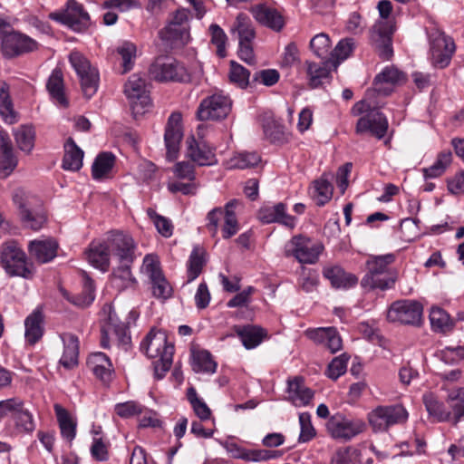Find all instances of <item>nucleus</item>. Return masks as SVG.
<instances>
[{"label": "nucleus", "instance_id": "obj_32", "mask_svg": "<svg viewBox=\"0 0 464 464\" xmlns=\"http://www.w3.org/2000/svg\"><path fill=\"white\" fill-rule=\"evenodd\" d=\"M234 331L246 349L256 347L266 337V331L256 325H235Z\"/></svg>", "mask_w": 464, "mask_h": 464}, {"label": "nucleus", "instance_id": "obj_28", "mask_svg": "<svg viewBox=\"0 0 464 464\" xmlns=\"http://www.w3.org/2000/svg\"><path fill=\"white\" fill-rule=\"evenodd\" d=\"M64 350L60 359V364L65 369L71 370L78 365L79 357V339L72 334H63L61 335Z\"/></svg>", "mask_w": 464, "mask_h": 464}, {"label": "nucleus", "instance_id": "obj_44", "mask_svg": "<svg viewBox=\"0 0 464 464\" xmlns=\"http://www.w3.org/2000/svg\"><path fill=\"white\" fill-rule=\"evenodd\" d=\"M310 193L312 198L315 200L316 205L322 207L332 198L333 186L328 179L324 178V175H323L321 179L313 182Z\"/></svg>", "mask_w": 464, "mask_h": 464}, {"label": "nucleus", "instance_id": "obj_24", "mask_svg": "<svg viewBox=\"0 0 464 464\" xmlns=\"http://www.w3.org/2000/svg\"><path fill=\"white\" fill-rule=\"evenodd\" d=\"M259 219L263 223H279L293 228L295 226V218L286 213V206L277 203L272 207L262 208L259 211Z\"/></svg>", "mask_w": 464, "mask_h": 464}, {"label": "nucleus", "instance_id": "obj_38", "mask_svg": "<svg viewBox=\"0 0 464 464\" xmlns=\"http://www.w3.org/2000/svg\"><path fill=\"white\" fill-rule=\"evenodd\" d=\"M231 33L237 34L239 43L253 44L256 37V32L251 20L243 13L237 15L236 21L231 27Z\"/></svg>", "mask_w": 464, "mask_h": 464}, {"label": "nucleus", "instance_id": "obj_22", "mask_svg": "<svg viewBox=\"0 0 464 464\" xmlns=\"http://www.w3.org/2000/svg\"><path fill=\"white\" fill-rule=\"evenodd\" d=\"M140 347L150 358H161L169 348L171 349V355L174 354V345L168 342L167 335L162 331L150 330Z\"/></svg>", "mask_w": 464, "mask_h": 464}, {"label": "nucleus", "instance_id": "obj_47", "mask_svg": "<svg viewBox=\"0 0 464 464\" xmlns=\"http://www.w3.org/2000/svg\"><path fill=\"white\" fill-rule=\"evenodd\" d=\"M266 138L272 143H284L288 140V134L284 125L273 118H266L263 123Z\"/></svg>", "mask_w": 464, "mask_h": 464}, {"label": "nucleus", "instance_id": "obj_59", "mask_svg": "<svg viewBox=\"0 0 464 464\" xmlns=\"http://www.w3.org/2000/svg\"><path fill=\"white\" fill-rule=\"evenodd\" d=\"M307 75L310 80L312 88H316L323 83L324 79L330 76V70L327 64H317L314 63H307Z\"/></svg>", "mask_w": 464, "mask_h": 464}, {"label": "nucleus", "instance_id": "obj_7", "mask_svg": "<svg viewBox=\"0 0 464 464\" xmlns=\"http://www.w3.org/2000/svg\"><path fill=\"white\" fill-rule=\"evenodd\" d=\"M69 61L75 70L81 83L83 95L90 99L98 90L99 73L96 68L92 67L90 62L79 52H72Z\"/></svg>", "mask_w": 464, "mask_h": 464}, {"label": "nucleus", "instance_id": "obj_48", "mask_svg": "<svg viewBox=\"0 0 464 464\" xmlns=\"http://www.w3.org/2000/svg\"><path fill=\"white\" fill-rule=\"evenodd\" d=\"M115 156L111 152L100 153L92 167V174L94 179L104 178L112 169Z\"/></svg>", "mask_w": 464, "mask_h": 464}, {"label": "nucleus", "instance_id": "obj_26", "mask_svg": "<svg viewBox=\"0 0 464 464\" xmlns=\"http://www.w3.org/2000/svg\"><path fill=\"white\" fill-rule=\"evenodd\" d=\"M87 365L92 373L102 382H109L114 372L110 358L102 352H96L90 354L87 360Z\"/></svg>", "mask_w": 464, "mask_h": 464}, {"label": "nucleus", "instance_id": "obj_51", "mask_svg": "<svg viewBox=\"0 0 464 464\" xmlns=\"http://www.w3.org/2000/svg\"><path fill=\"white\" fill-rule=\"evenodd\" d=\"M206 252L199 246H195L190 254L188 265V282L195 280L202 272L206 264Z\"/></svg>", "mask_w": 464, "mask_h": 464}, {"label": "nucleus", "instance_id": "obj_63", "mask_svg": "<svg viewBox=\"0 0 464 464\" xmlns=\"http://www.w3.org/2000/svg\"><path fill=\"white\" fill-rule=\"evenodd\" d=\"M147 214L150 217V218L153 221L158 232L161 236L165 237H169L172 236L173 225L169 219L161 215L157 214V212L151 208H149L147 209Z\"/></svg>", "mask_w": 464, "mask_h": 464}, {"label": "nucleus", "instance_id": "obj_45", "mask_svg": "<svg viewBox=\"0 0 464 464\" xmlns=\"http://www.w3.org/2000/svg\"><path fill=\"white\" fill-rule=\"evenodd\" d=\"M239 204L237 199L228 201L225 206L224 225L222 227L223 237L227 239L238 231V222L234 208Z\"/></svg>", "mask_w": 464, "mask_h": 464}, {"label": "nucleus", "instance_id": "obj_50", "mask_svg": "<svg viewBox=\"0 0 464 464\" xmlns=\"http://www.w3.org/2000/svg\"><path fill=\"white\" fill-rule=\"evenodd\" d=\"M8 90L9 87L6 83L0 88V115L5 122L14 124L17 121V114L14 110Z\"/></svg>", "mask_w": 464, "mask_h": 464}, {"label": "nucleus", "instance_id": "obj_30", "mask_svg": "<svg viewBox=\"0 0 464 464\" xmlns=\"http://www.w3.org/2000/svg\"><path fill=\"white\" fill-rule=\"evenodd\" d=\"M46 89L51 98L60 106L66 108L69 102L64 93L63 72L60 68L53 70L46 83Z\"/></svg>", "mask_w": 464, "mask_h": 464}, {"label": "nucleus", "instance_id": "obj_17", "mask_svg": "<svg viewBox=\"0 0 464 464\" xmlns=\"http://www.w3.org/2000/svg\"><path fill=\"white\" fill-rule=\"evenodd\" d=\"M129 323L121 321L115 311L111 310L108 324L102 328L101 345L104 349L110 348V334H113L119 344L127 345L130 337L128 334Z\"/></svg>", "mask_w": 464, "mask_h": 464}, {"label": "nucleus", "instance_id": "obj_29", "mask_svg": "<svg viewBox=\"0 0 464 464\" xmlns=\"http://www.w3.org/2000/svg\"><path fill=\"white\" fill-rule=\"evenodd\" d=\"M287 384L289 400L295 406H305L309 404L314 396V392L311 389L304 386L302 377L297 376L293 380H288Z\"/></svg>", "mask_w": 464, "mask_h": 464}, {"label": "nucleus", "instance_id": "obj_41", "mask_svg": "<svg viewBox=\"0 0 464 464\" xmlns=\"http://www.w3.org/2000/svg\"><path fill=\"white\" fill-rule=\"evenodd\" d=\"M422 400L430 416L440 422L451 420V412L447 411L443 402L440 401L432 393L424 394Z\"/></svg>", "mask_w": 464, "mask_h": 464}, {"label": "nucleus", "instance_id": "obj_42", "mask_svg": "<svg viewBox=\"0 0 464 464\" xmlns=\"http://www.w3.org/2000/svg\"><path fill=\"white\" fill-rule=\"evenodd\" d=\"M430 321L433 331L446 334L454 328V321L450 314L440 307L434 306L430 309Z\"/></svg>", "mask_w": 464, "mask_h": 464}, {"label": "nucleus", "instance_id": "obj_14", "mask_svg": "<svg viewBox=\"0 0 464 464\" xmlns=\"http://www.w3.org/2000/svg\"><path fill=\"white\" fill-rule=\"evenodd\" d=\"M230 98L222 93H215L202 100L197 117L199 121H218L225 119L231 111Z\"/></svg>", "mask_w": 464, "mask_h": 464}, {"label": "nucleus", "instance_id": "obj_53", "mask_svg": "<svg viewBox=\"0 0 464 464\" xmlns=\"http://www.w3.org/2000/svg\"><path fill=\"white\" fill-rule=\"evenodd\" d=\"M331 464H362L361 450L351 446L338 449L331 459Z\"/></svg>", "mask_w": 464, "mask_h": 464}, {"label": "nucleus", "instance_id": "obj_33", "mask_svg": "<svg viewBox=\"0 0 464 464\" xmlns=\"http://www.w3.org/2000/svg\"><path fill=\"white\" fill-rule=\"evenodd\" d=\"M135 5L133 0H104L101 7L107 12L102 16L105 25H113L118 21V12H126Z\"/></svg>", "mask_w": 464, "mask_h": 464}, {"label": "nucleus", "instance_id": "obj_52", "mask_svg": "<svg viewBox=\"0 0 464 464\" xmlns=\"http://www.w3.org/2000/svg\"><path fill=\"white\" fill-rule=\"evenodd\" d=\"M452 155L450 150L440 152L430 167L422 169L424 178L427 179L440 177L450 165Z\"/></svg>", "mask_w": 464, "mask_h": 464}, {"label": "nucleus", "instance_id": "obj_55", "mask_svg": "<svg viewBox=\"0 0 464 464\" xmlns=\"http://www.w3.org/2000/svg\"><path fill=\"white\" fill-rule=\"evenodd\" d=\"M15 428L19 432L32 433L35 429L34 418L29 410L24 408V401L19 409L13 417Z\"/></svg>", "mask_w": 464, "mask_h": 464}, {"label": "nucleus", "instance_id": "obj_57", "mask_svg": "<svg viewBox=\"0 0 464 464\" xmlns=\"http://www.w3.org/2000/svg\"><path fill=\"white\" fill-rule=\"evenodd\" d=\"M116 52L122 60V73L130 72L133 67L136 58V45L130 42H123L116 48Z\"/></svg>", "mask_w": 464, "mask_h": 464}, {"label": "nucleus", "instance_id": "obj_49", "mask_svg": "<svg viewBox=\"0 0 464 464\" xmlns=\"http://www.w3.org/2000/svg\"><path fill=\"white\" fill-rule=\"evenodd\" d=\"M20 219L25 228L37 231L47 223V215L43 206L37 209H33V211H24Z\"/></svg>", "mask_w": 464, "mask_h": 464}, {"label": "nucleus", "instance_id": "obj_19", "mask_svg": "<svg viewBox=\"0 0 464 464\" xmlns=\"http://www.w3.org/2000/svg\"><path fill=\"white\" fill-rule=\"evenodd\" d=\"M187 157L198 166H211L218 162L215 154V149L208 146L201 138L196 140L195 137L188 138Z\"/></svg>", "mask_w": 464, "mask_h": 464}, {"label": "nucleus", "instance_id": "obj_1", "mask_svg": "<svg viewBox=\"0 0 464 464\" xmlns=\"http://www.w3.org/2000/svg\"><path fill=\"white\" fill-rule=\"evenodd\" d=\"M394 261L393 254L370 256L365 263L367 273L362 279V285L381 290L392 288L399 276L396 269L390 268Z\"/></svg>", "mask_w": 464, "mask_h": 464}, {"label": "nucleus", "instance_id": "obj_27", "mask_svg": "<svg viewBox=\"0 0 464 464\" xmlns=\"http://www.w3.org/2000/svg\"><path fill=\"white\" fill-rule=\"evenodd\" d=\"M58 244L48 238L44 240H33L28 245L30 255L39 263H47L56 256Z\"/></svg>", "mask_w": 464, "mask_h": 464}, {"label": "nucleus", "instance_id": "obj_23", "mask_svg": "<svg viewBox=\"0 0 464 464\" xmlns=\"http://www.w3.org/2000/svg\"><path fill=\"white\" fill-rule=\"evenodd\" d=\"M254 18L262 25L275 32H280L285 26V18L281 13L266 4H258L251 7Z\"/></svg>", "mask_w": 464, "mask_h": 464}, {"label": "nucleus", "instance_id": "obj_12", "mask_svg": "<svg viewBox=\"0 0 464 464\" xmlns=\"http://www.w3.org/2000/svg\"><path fill=\"white\" fill-rule=\"evenodd\" d=\"M422 305L412 300H400L392 304L387 319L401 324L420 325L422 317Z\"/></svg>", "mask_w": 464, "mask_h": 464}, {"label": "nucleus", "instance_id": "obj_61", "mask_svg": "<svg viewBox=\"0 0 464 464\" xmlns=\"http://www.w3.org/2000/svg\"><path fill=\"white\" fill-rule=\"evenodd\" d=\"M249 78L250 72L247 69L234 61L230 62L229 80L231 82L245 89L250 83Z\"/></svg>", "mask_w": 464, "mask_h": 464}, {"label": "nucleus", "instance_id": "obj_16", "mask_svg": "<svg viewBox=\"0 0 464 464\" xmlns=\"http://www.w3.org/2000/svg\"><path fill=\"white\" fill-rule=\"evenodd\" d=\"M143 264L150 279L153 296L163 300L169 298L172 295V287L164 276L157 258L148 255Z\"/></svg>", "mask_w": 464, "mask_h": 464}, {"label": "nucleus", "instance_id": "obj_64", "mask_svg": "<svg viewBox=\"0 0 464 464\" xmlns=\"http://www.w3.org/2000/svg\"><path fill=\"white\" fill-rule=\"evenodd\" d=\"M349 358L347 353H343L334 358L328 364L326 375L332 380H337L341 375L344 374Z\"/></svg>", "mask_w": 464, "mask_h": 464}, {"label": "nucleus", "instance_id": "obj_36", "mask_svg": "<svg viewBox=\"0 0 464 464\" xmlns=\"http://www.w3.org/2000/svg\"><path fill=\"white\" fill-rule=\"evenodd\" d=\"M83 151L69 138L64 144L63 168L67 170L77 171L82 166Z\"/></svg>", "mask_w": 464, "mask_h": 464}, {"label": "nucleus", "instance_id": "obj_3", "mask_svg": "<svg viewBox=\"0 0 464 464\" xmlns=\"http://www.w3.org/2000/svg\"><path fill=\"white\" fill-rule=\"evenodd\" d=\"M1 266L10 276H20L31 279L34 274L32 263L28 261L26 254L14 240L2 244L0 248Z\"/></svg>", "mask_w": 464, "mask_h": 464}, {"label": "nucleus", "instance_id": "obj_31", "mask_svg": "<svg viewBox=\"0 0 464 464\" xmlns=\"http://www.w3.org/2000/svg\"><path fill=\"white\" fill-rule=\"evenodd\" d=\"M24 338L30 345L35 344L44 334V315L40 310L34 311L24 321Z\"/></svg>", "mask_w": 464, "mask_h": 464}, {"label": "nucleus", "instance_id": "obj_20", "mask_svg": "<svg viewBox=\"0 0 464 464\" xmlns=\"http://www.w3.org/2000/svg\"><path fill=\"white\" fill-rule=\"evenodd\" d=\"M182 137L181 114L173 112L168 120L164 135L169 160H174L177 158Z\"/></svg>", "mask_w": 464, "mask_h": 464}, {"label": "nucleus", "instance_id": "obj_35", "mask_svg": "<svg viewBox=\"0 0 464 464\" xmlns=\"http://www.w3.org/2000/svg\"><path fill=\"white\" fill-rule=\"evenodd\" d=\"M88 261L96 268L102 271H107L110 266V256L109 246L106 242L102 243H92L89 249L86 251Z\"/></svg>", "mask_w": 464, "mask_h": 464}, {"label": "nucleus", "instance_id": "obj_39", "mask_svg": "<svg viewBox=\"0 0 464 464\" xmlns=\"http://www.w3.org/2000/svg\"><path fill=\"white\" fill-rule=\"evenodd\" d=\"M13 201L18 208L19 217L24 215V211H33V209L43 207V202L38 197L23 188H16L14 190Z\"/></svg>", "mask_w": 464, "mask_h": 464}, {"label": "nucleus", "instance_id": "obj_46", "mask_svg": "<svg viewBox=\"0 0 464 464\" xmlns=\"http://www.w3.org/2000/svg\"><path fill=\"white\" fill-rule=\"evenodd\" d=\"M449 407L451 409V422L457 425L459 421L464 417V388H459L452 391L447 399Z\"/></svg>", "mask_w": 464, "mask_h": 464}, {"label": "nucleus", "instance_id": "obj_43", "mask_svg": "<svg viewBox=\"0 0 464 464\" xmlns=\"http://www.w3.org/2000/svg\"><path fill=\"white\" fill-rule=\"evenodd\" d=\"M63 295L75 306L84 308L89 306L94 300V285L91 278H86L82 293L72 295L67 291H63Z\"/></svg>", "mask_w": 464, "mask_h": 464}, {"label": "nucleus", "instance_id": "obj_5", "mask_svg": "<svg viewBox=\"0 0 464 464\" xmlns=\"http://www.w3.org/2000/svg\"><path fill=\"white\" fill-rule=\"evenodd\" d=\"M149 74L151 79L160 82H188L191 79L182 63L168 56L158 57L150 66Z\"/></svg>", "mask_w": 464, "mask_h": 464}, {"label": "nucleus", "instance_id": "obj_8", "mask_svg": "<svg viewBox=\"0 0 464 464\" xmlns=\"http://www.w3.org/2000/svg\"><path fill=\"white\" fill-rule=\"evenodd\" d=\"M48 17L75 32H82L91 24L89 14L84 10L82 5L75 0H68L64 9L50 13Z\"/></svg>", "mask_w": 464, "mask_h": 464}, {"label": "nucleus", "instance_id": "obj_58", "mask_svg": "<svg viewBox=\"0 0 464 464\" xmlns=\"http://www.w3.org/2000/svg\"><path fill=\"white\" fill-rule=\"evenodd\" d=\"M216 369L217 363L208 351H199L193 354V370L196 372L213 373Z\"/></svg>", "mask_w": 464, "mask_h": 464}, {"label": "nucleus", "instance_id": "obj_34", "mask_svg": "<svg viewBox=\"0 0 464 464\" xmlns=\"http://www.w3.org/2000/svg\"><path fill=\"white\" fill-rule=\"evenodd\" d=\"M323 275L327 278L335 288L351 287L357 283V277L350 273H346L341 266H334L324 268Z\"/></svg>", "mask_w": 464, "mask_h": 464}, {"label": "nucleus", "instance_id": "obj_40", "mask_svg": "<svg viewBox=\"0 0 464 464\" xmlns=\"http://www.w3.org/2000/svg\"><path fill=\"white\" fill-rule=\"evenodd\" d=\"M54 411L63 438L72 442L76 435V422L72 420L68 411L60 404H54Z\"/></svg>", "mask_w": 464, "mask_h": 464}, {"label": "nucleus", "instance_id": "obj_21", "mask_svg": "<svg viewBox=\"0 0 464 464\" xmlns=\"http://www.w3.org/2000/svg\"><path fill=\"white\" fill-rule=\"evenodd\" d=\"M404 74L393 67H386L381 73L376 75L373 81V88L368 90L367 96L376 92L382 96H388L393 92V85L403 81Z\"/></svg>", "mask_w": 464, "mask_h": 464}, {"label": "nucleus", "instance_id": "obj_9", "mask_svg": "<svg viewBox=\"0 0 464 464\" xmlns=\"http://www.w3.org/2000/svg\"><path fill=\"white\" fill-rule=\"evenodd\" d=\"M39 44L30 36L10 30L1 41L0 52L5 59H14L36 51Z\"/></svg>", "mask_w": 464, "mask_h": 464}, {"label": "nucleus", "instance_id": "obj_11", "mask_svg": "<svg viewBox=\"0 0 464 464\" xmlns=\"http://www.w3.org/2000/svg\"><path fill=\"white\" fill-rule=\"evenodd\" d=\"M408 413L400 404L378 406L368 414V420L375 431H384L390 426L404 422Z\"/></svg>", "mask_w": 464, "mask_h": 464}, {"label": "nucleus", "instance_id": "obj_2", "mask_svg": "<svg viewBox=\"0 0 464 464\" xmlns=\"http://www.w3.org/2000/svg\"><path fill=\"white\" fill-rule=\"evenodd\" d=\"M107 243L111 256L119 263L114 276L130 280V265L134 260L136 249L133 238L121 231H111L107 237Z\"/></svg>", "mask_w": 464, "mask_h": 464}, {"label": "nucleus", "instance_id": "obj_37", "mask_svg": "<svg viewBox=\"0 0 464 464\" xmlns=\"http://www.w3.org/2000/svg\"><path fill=\"white\" fill-rule=\"evenodd\" d=\"M15 144L24 153L29 155L34 148L35 130L32 125H21L13 130Z\"/></svg>", "mask_w": 464, "mask_h": 464}, {"label": "nucleus", "instance_id": "obj_4", "mask_svg": "<svg viewBox=\"0 0 464 464\" xmlns=\"http://www.w3.org/2000/svg\"><path fill=\"white\" fill-rule=\"evenodd\" d=\"M353 111L358 114L365 113L356 123L355 131L358 134L370 132L378 140H382L388 130V120L386 116L375 108H372L371 104L366 101L357 102Z\"/></svg>", "mask_w": 464, "mask_h": 464}, {"label": "nucleus", "instance_id": "obj_56", "mask_svg": "<svg viewBox=\"0 0 464 464\" xmlns=\"http://www.w3.org/2000/svg\"><path fill=\"white\" fill-rule=\"evenodd\" d=\"M187 398L192 406V409L200 420L205 421L210 419L211 410L206 402L198 397L197 392L193 387L188 389Z\"/></svg>", "mask_w": 464, "mask_h": 464}, {"label": "nucleus", "instance_id": "obj_13", "mask_svg": "<svg viewBox=\"0 0 464 464\" xmlns=\"http://www.w3.org/2000/svg\"><path fill=\"white\" fill-rule=\"evenodd\" d=\"M124 94L135 115L143 114L150 106L151 101L146 89L145 80L138 74H132L124 84Z\"/></svg>", "mask_w": 464, "mask_h": 464}, {"label": "nucleus", "instance_id": "obj_62", "mask_svg": "<svg viewBox=\"0 0 464 464\" xmlns=\"http://www.w3.org/2000/svg\"><path fill=\"white\" fill-rule=\"evenodd\" d=\"M355 48L353 38H344L339 41L334 49L331 52V57L339 63L347 59Z\"/></svg>", "mask_w": 464, "mask_h": 464}, {"label": "nucleus", "instance_id": "obj_54", "mask_svg": "<svg viewBox=\"0 0 464 464\" xmlns=\"http://www.w3.org/2000/svg\"><path fill=\"white\" fill-rule=\"evenodd\" d=\"M261 162V156L256 152L243 151L235 154L229 160L230 168L250 169Z\"/></svg>", "mask_w": 464, "mask_h": 464}, {"label": "nucleus", "instance_id": "obj_15", "mask_svg": "<svg viewBox=\"0 0 464 464\" xmlns=\"http://www.w3.org/2000/svg\"><path fill=\"white\" fill-rule=\"evenodd\" d=\"M326 428L334 439L347 441L363 432L365 423L362 420L349 419L337 413L329 419Z\"/></svg>", "mask_w": 464, "mask_h": 464}, {"label": "nucleus", "instance_id": "obj_18", "mask_svg": "<svg viewBox=\"0 0 464 464\" xmlns=\"http://www.w3.org/2000/svg\"><path fill=\"white\" fill-rule=\"evenodd\" d=\"M393 30L392 24L388 21L378 22L372 30L371 41L383 60H389L393 54L392 43Z\"/></svg>", "mask_w": 464, "mask_h": 464}, {"label": "nucleus", "instance_id": "obj_60", "mask_svg": "<svg viewBox=\"0 0 464 464\" xmlns=\"http://www.w3.org/2000/svg\"><path fill=\"white\" fill-rule=\"evenodd\" d=\"M331 47V40L328 34L320 33L314 35L310 41V48L313 53L319 58L325 59L328 57Z\"/></svg>", "mask_w": 464, "mask_h": 464}, {"label": "nucleus", "instance_id": "obj_6", "mask_svg": "<svg viewBox=\"0 0 464 464\" xmlns=\"http://www.w3.org/2000/svg\"><path fill=\"white\" fill-rule=\"evenodd\" d=\"M428 35L432 63L439 68L447 67L456 50L453 39L436 27L430 28Z\"/></svg>", "mask_w": 464, "mask_h": 464}, {"label": "nucleus", "instance_id": "obj_10", "mask_svg": "<svg viewBox=\"0 0 464 464\" xmlns=\"http://www.w3.org/2000/svg\"><path fill=\"white\" fill-rule=\"evenodd\" d=\"M324 248L323 244L297 235L286 246L285 256H294L301 264H315Z\"/></svg>", "mask_w": 464, "mask_h": 464}, {"label": "nucleus", "instance_id": "obj_25", "mask_svg": "<svg viewBox=\"0 0 464 464\" xmlns=\"http://www.w3.org/2000/svg\"><path fill=\"white\" fill-rule=\"evenodd\" d=\"M18 164L10 139L5 132H0V176L4 179L12 174Z\"/></svg>", "mask_w": 464, "mask_h": 464}]
</instances>
